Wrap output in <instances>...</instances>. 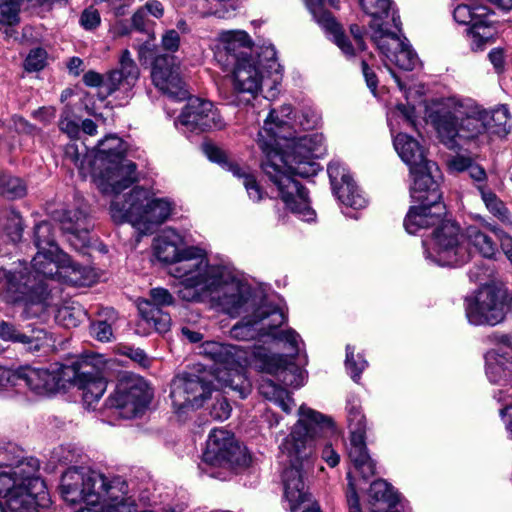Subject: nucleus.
<instances>
[{"label":"nucleus","mask_w":512,"mask_h":512,"mask_svg":"<svg viewBox=\"0 0 512 512\" xmlns=\"http://www.w3.org/2000/svg\"><path fill=\"white\" fill-rule=\"evenodd\" d=\"M412 185L411 197L414 201L429 204L441 202L442 194L439 189L441 172L435 162L427 159L410 168Z\"/></svg>","instance_id":"obj_25"},{"label":"nucleus","mask_w":512,"mask_h":512,"mask_svg":"<svg viewBox=\"0 0 512 512\" xmlns=\"http://www.w3.org/2000/svg\"><path fill=\"white\" fill-rule=\"evenodd\" d=\"M299 419L281 442V453L289 466L283 472L284 494L291 512H320L307 492L304 475L312 468L316 440L334 433L332 420L324 414L301 405Z\"/></svg>","instance_id":"obj_3"},{"label":"nucleus","mask_w":512,"mask_h":512,"mask_svg":"<svg viewBox=\"0 0 512 512\" xmlns=\"http://www.w3.org/2000/svg\"><path fill=\"white\" fill-rule=\"evenodd\" d=\"M14 386H18V371L13 372L0 366V390H6Z\"/></svg>","instance_id":"obj_63"},{"label":"nucleus","mask_w":512,"mask_h":512,"mask_svg":"<svg viewBox=\"0 0 512 512\" xmlns=\"http://www.w3.org/2000/svg\"><path fill=\"white\" fill-rule=\"evenodd\" d=\"M141 301L150 302L152 305L163 308L173 304L174 298L165 288H153L150 290V298Z\"/></svg>","instance_id":"obj_58"},{"label":"nucleus","mask_w":512,"mask_h":512,"mask_svg":"<svg viewBox=\"0 0 512 512\" xmlns=\"http://www.w3.org/2000/svg\"><path fill=\"white\" fill-rule=\"evenodd\" d=\"M257 358L263 363V370L274 375L285 386L299 388L304 385L305 371L294 362L292 357L282 354H266L259 350Z\"/></svg>","instance_id":"obj_28"},{"label":"nucleus","mask_w":512,"mask_h":512,"mask_svg":"<svg viewBox=\"0 0 512 512\" xmlns=\"http://www.w3.org/2000/svg\"><path fill=\"white\" fill-rule=\"evenodd\" d=\"M65 158L71 161L80 171L82 175L90 173L93 170V154L92 151L85 155L79 150L76 144H69L65 150Z\"/></svg>","instance_id":"obj_51"},{"label":"nucleus","mask_w":512,"mask_h":512,"mask_svg":"<svg viewBox=\"0 0 512 512\" xmlns=\"http://www.w3.org/2000/svg\"><path fill=\"white\" fill-rule=\"evenodd\" d=\"M118 64V68L111 70L105 80L99 73L87 72L83 77L84 83L88 86H101L109 95L120 91L128 96L139 79L140 70L129 50L121 53Z\"/></svg>","instance_id":"obj_20"},{"label":"nucleus","mask_w":512,"mask_h":512,"mask_svg":"<svg viewBox=\"0 0 512 512\" xmlns=\"http://www.w3.org/2000/svg\"><path fill=\"white\" fill-rule=\"evenodd\" d=\"M188 102L177 118L180 124L190 131L204 132L222 129L225 123L212 102L198 97H189Z\"/></svg>","instance_id":"obj_23"},{"label":"nucleus","mask_w":512,"mask_h":512,"mask_svg":"<svg viewBox=\"0 0 512 512\" xmlns=\"http://www.w3.org/2000/svg\"><path fill=\"white\" fill-rule=\"evenodd\" d=\"M287 320L283 310L263 300L251 315H246L231 329V335L239 340L248 341L271 333V328H279Z\"/></svg>","instance_id":"obj_18"},{"label":"nucleus","mask_w":512,"mask_h":512,"mask_svg":"<svg viewBox=\"0 0 512 512\" xmlns=\"http://www.w3.org/2000/svg\"><path fill=\"white\" fill-rule=\"evenodd\" d=\"M425 257L440 266L456 267L471 258L464 233L453 221H441L429 239L423 240Z\"/></svg>","instance_id":"obj_10"},{"label":"nucleus","mask_w":512,"mask_h":512,"mask_svg":"<svg viewBox=\"0 0 512 512\" xmlns=\"http://www.w3.org/2000/svg\"><path fill=\"white\" fill-rule=\"evenodd\" d=\"M430 117L449 149H461L484 134L501 136L509 131V112L505 106L487 110L468 97L443 99Z\"/></svg>","instance_id":"obj_4"},{"label":"nucleus","mask_w":512,"mask_h":512,"mask_svg":"<svg viewBox=\"0 0 512 512\" xmlns=\"http://www.w3.org/2000/svg\"><path fill=\"white\" fill-rule=\"evenodd\" d=\"M267 336L271 337L274 341L283 343L286 349L291 350L292 354L289 357H293L301 351L300 345H303V340L299 333L292 328H287L285 330L271 328V333H268Z\"/></svg>","instance_id":"obj_47"},{"label":"nucleus","mask_w":512,"mask_h":512,"mask_svg":"<svg viewBox=\"0 0 512 512\" xmlns=\"http://www.w3.org/2000/svg\"><path fill=\"white\" fill-rule=\"evenodd\" d=\"M62 376L58 368L24 367L18 371V386L25 385L39 396L55 393L62 384Z\"/></svg>","instance_id":"obj_29"},{"label":"nucleus","mask_w":512,"mask_h":512,"mask_svg":"<svg viewBox=\"0 0 512 512\" xmlns=\"http://www.w3.org/2000/svg\"><path fill=\"white\" fill-rule=\"evenodd\" d=\"M331 186L338 200L351 208L366 207L367 200L354 183L346 167L339 161H331L327 167Z\"/></svg>","instance_id":"obj_27"},{"label":"nucleus","mask_w":512,"mask_h":512,"mask_svg":"<svg viewBox=\"0 0 512 512\" xmlns=\"http://www.w3.org/2000/svg\"><path fill=\"white\" fill-rule=\"evenodd\" d=\"M487 228L490 229L498 237L501 249L512 263V237L496 227L487 226Z\"/></svg>","instance_id":"obj_61"},{"label":"nucleus","mask_w":512,"mask_h":512,"mask_svg":"<svg viewBox=\"0 0 512 512\" xmlns=\"http://www.w3.org/2000/svg\"><path fill=\"white\" fill-rule=\"evenodd\" d=\"M306 5L314 20L333 37L341 51L347 56H353L355 50L352 44L343 34L341 26L335 21L332 14L324 9L323 0H306Z\"/></svg>","instance_id":"obj_33"},{"label":"nucleus","mask_w":512,"mask_h":512,"mask_svg":"<svg viewBox=\"0 0 512 512\" xmlns=\"http://www.w3.org/2000/svg\"><path fill=\"white\" fill-rule=\"evenodd\" d=\"M75 384L82 391V399L88 408H92L104 394L107 384L101 374L88 364H82L75 372Z\"/></svg>","instance_id":"obj_34"},{"label":"nucleus","mask_w":512,"mask_h":512,"mask_svg":"<svg viewBox=\"0 0 512 512\" xmlns=\"http://www.w3.org/2000/svg\"><path fill=\"white\" fill-rule=\"evenodd\" d=\"M39 463H26L15 471L19 478L7 473L0 474V495L10 512H40L39 507L49 502L45 482L36 474Z\"/></svg>","instance_id":"obj_9"},{"label":"nucleus","mask_w":512,"mask_h":512,"mask_svg":"<svg viewBox=\"0 0 512 512\" xmlns=\"http://www.w3.org/2000/svg\"><path fill=\"white\" fill-rule=\"evenodd\" d=\"M127 147L125 142L117 135H108L99 141L97 147L92 150L93 168L126 159Z\"/></svg>","instance_id":"obj_35"},{"label":"nucleus","mask_w":512,"mask_h":512,"mask_svg":"<svg viewBox=\"0 0 512 512\" xmlns=\"http://www.w3.org/2000/svg\"><path fill=\"white\" fill-rule=\"evenodd\" d=\"M183 298L194 300L200 293L210 297L212 304L230 317H238L256 309V298L251 287L223 264H208Z\"/></svg>","instance_id":"obj_5"},{"label":"nucleus","mask_w":512,"mask_h":512,"mask_svg":"<svg viewBox=\"0 0 512 512\" xmlns=\"http://www.w3.org/2000/svg\"><path fill=\"white\" fill-rule=\"evenodd\" d=\"M444 205L441 202L429 204L428 201L420 203L409 209L405 219L404 227L409 234H416L420 230L438 226L441 223V216L444 213Z\"/></svg>","instance_id":"obj_32"},{"label":"nucleus","mask_w":512,"mask_h":512,"mask_svg":"<svg viewBox=\"0 0 512 512\" xmlns=\"http://www.w3.org/2000/svg\"><path fill=\"white\" fill-rule=\"evenodd\" d=\"M151 78L155 87L172 100L182 101L188 98L189 92L180 76L174 56H157L153 63Z\"/></svg>","instance_id":"obj_24"},{"label":"nucleus","mask_w":512,"mask_h":512,"mask_svg":"<svg viewBox=\"0 0 512 512\" xmlns=\"http://www.w3.org/2000/svg\"><path fill=\"white\" fill-rule=\"evenodd\" d=\"M54 260H49L45 262L44 268H41V270L32 275L30 273L31 279H36V283L41 282L45 289L47 287L44 284L43 278H55L74 285V286H90L95 282L96 274L94 271L86 266H82L76 262H74L69 255L62 252L59 256L56 258H53ZM46 297L43 302L44 309L43 311L37 316H41V314L45 311L47 306V298H48V290H46Z\"/></svg>","instance_id":"obj_19"},{"label":"nucleus","mask_w":512,"mask_h":512,"mask_svg":"<svg viewBox=\"0 0 512 512\" xmlns=\"http://www.w3.org/2000/svg\"><path fill=\"white\" fill-rule=\"evenodd\" d=\"M346 409L350 437L365 436L366 419L360 405L356 401H348Z\"/></svg>","instance_id":"obj_48"},{"label":"nucleus","mask_w":512,"mask_h":512,"mask_svg":"<svg viewBox=\"0 0 512 512\" xmlns=\"http://www.w3.org/2000/svg\"><path fill=\"white\" fill-rule=\"evenodd\" d=\"M79 22L85 30H94L100 25L101 17L98 10L90 6L83 10Z\"/></svg>","instance_id":"obj_59"},{"label":"nucleus","mask_w":512,"mask_h":512,"mask_svg":"<svg viewBox=\"0 0 512 512\" xmlns=\"http://www.w3.org/2000/svg\"><path fill=\"white\" fill-rule=\"evenodd\" d=\"M53 217L60 224L63 233L68 235V240L75 249L81 250L89 246L92 224L85 204L80 203L75 207L56 211Z\"/></svg>","instance_id":"obj_26"},{"label":"nucleus","mask_w":512,"mask_h":512,"mask_svg":"<svg viewBox=\"0 0 512 512\" xmlns=\"http://www.w3.org/2000/svg\"><path fill=\"white\" fill-rule=\"evenodd\" d=\"M372 30V41L391 64L405 71H412L419 65L417 54L395 33L376 23L372 25Z\"/></svg>","instance_id":"obj_22"},{"label":"nucleus","mask_w":512,"mask_h":512,"mask_svg":"<svg viewBox=\"0 0 512 512\" xmlns=\"http://www.w3.org/2000/svg\"><path fill=\"white\" fill-rule=\"evenodd\" d=\"M391 4V0H360V5L364 12L372 17L371 29L374 23L380 24L385 28L384 23L380 22V20L389 15Z\"/></svg>","instance_id":"obj_49"},{"label":"nucleus","mask_w":512,"mask_h":512,"mask_svg":"<svg viewBox=\"0 0 512 512\" xmlns=\"http://www.w3.org/2000/svg\"><path fill=\"white\" fill-rule=\"evenodd\" d=\"M291 114V105H283L272 109L265 118L257 138V144L265 155L261 168L286 208L302 221L311 222L316 213L310 206L308 192L293 176L317 174L319 165L314 159L324 153V137L318 133L298 135L295 128L313 129L319 122L317 113L303 110L295 125Z\"/></svg>","instance_id":"obj_1"},{"label":"nucleus","mask_w":512,"mask_h":512,"mask_svg":"<svg viewBox=\"0 0 512 512\" xmlns=\"http://www.w3.org/2000/svg\"><path fill=\"white\" fill-rule=\"evenodd\" d=\"M213 379V375L206 372L183 373L176 376L170 392L175 410L178 413H185L202 407L212 397L215 389Z\"/></svg>","instance_id":"obj_12"},{"label":"nucleus","mask_w":512,"mask_h":512,"mask_svg":"<svg viewBox=\"0 0 512 512\" xmlns=\"http://www.w3.org/2000/svg\"><path fill=\"white\" fill-rule=\"evenodd\" d=\"M250 460L247 449L236 441L232 433L223 429H214L210 432L203 453L204 463L211 466L237 468L248 466Z\"/></svg>","instance_id":"obj_15"},{"label":"nucleus","mask_w":512,"mask_h":512,"mask_svg":"<svg viewBox=\"0 0 512 512\" xmlns=\"http://www.w3.org/2000/svg\"><path fill=\"white\" fill-rule=\"evenodd\" d=\"M175 209L176 203L171 198L155 197L150 190L136 186L125 196L112 199L109 212L114 223H129L147 235L169 220Z\"/></svg>","instance_id":"obj_6"},{"label":"nucleus","mask_w":512,"mask_h":512,"mask_svg":"<svg viewBox=\"0 0 512 512\" xmlns=\"http://www.w3.org/2000/svg\"><path fill=\"white\" fill-rule=\"evenodd\" d=\"M348 457L362 478L368 479L375 474V463L367 452L365 436L350 437Z\"/></svg>","instance_id":"obj_37"},{"label":"nucleus","mask_w":512,"mask_h":512,"mask_svg":"<svg viewBox=\"0 0 512 512\" xmlns=\"http://www.w3.org/2000/svg\"><path fill=\"white\" fill-rule=\"evenodd\" d=\"M464 241L471 253L474 250L485 258L493 259L498 253L497 242L476 225H470L465 229Z\"/></svg>","instance_id":"obj_36"},{"label":"nucleus","mask_w":512,"mask_h":512,"mask_svg":"<svg viewBox=\"0 0 512 512\" xmlns=\"http://www.w3.org/2000/svg\"><path fill=\"white\" fill-rule=\"evenodd\" d=\"M0 293L7 302L24 304L23 316L26 319L37 317L44 309L46 289L41 282L31 279L27 267L20 270L0 269Z\"/></svg>","instance_id":"obj_11"},{"label":"nucleus","mask_w":512,"mask_h":512,"mask_svg":"<svg viewBox=\"0 0 512 512\" xmlns=\"http://www.w3.org/2000/svg\"><path fill=\"white\" fill-rule=\"evenodd\" d=\"M468 1L469 3L458 4L454 8L453 17L457 23L469 26L467 36L471 49L480 51L494 41L496 29L488 21L490 10L486 6L474 3L473 0Z\"/></svg>","instance_id":"obj_17"},{"label":"nucleus","mask_w":512,"mask_h":512,"mask_svg":"<svg viewBox=\"0 0 512 512\" xmlns=\"http://www.w3.org/2000/svg\"><path fill=\"white\" fill-rule=\"evenodd\" d=\"M259 350L249 346L232 345L217 341H205L198 347V354L211 360L217 366L213 376L224 388H229L246 398L251 392V383L243 367L250 363L251 357H257Z\"/></svg>","instance_id":"obj_7"},{"label":"nucleus","mask_w":512,"mask_h":512,"mask_svg":"<svg viewBox=\"0 0 512 512\" xmlns=\"http://www.w3.org/2000/svg\"><path fill=\"white\" fill-rule=\"evenodd\" d=\"M368 499L373 506L378 503L386 505L387 510L385 512H399L398 506L403 508L400 495L384 480H376L370 485ZM370 512L380 511L372 509Z\"/></svg>","instance_id":"obj_38"},{"label":"nucleus","mask_w":512,"mask_h":512,"mask_svg":"<svg viewBox=\"0 0 512 512\" xmlns=\"http://www.w3.org/2000/svg\"><path fill=\"white\" fill-rule=\"evenodd\" d=\"M136 170L133 161L123 159L93 168L92 177L99 190L104 194H114V199L122 196L121 192L137 181Z\"/></svg>","instance_id":"obj_21"},{"label":"nucleus","mask_w":512,"mask_h":512,"mask_svg":"<svg viewBox=\"0 0 512 512\" xmlns=\"http://www.w3.org/2000/svg\"><path fill=\"white\" fill-rule=\"evenodd\" d=\"M354 347L346 346V360L345 366L351 378L357 382L360 379L361 373L367 367L368 363L361 355H357V360L354 358Z\"/></svg>","instance_id":"obj_55"},{"label":"nucleus","mask_w":512,"mask_h":512,"mask_svg":"<svg viewBox=\"0 0 512 512\" xmlns=\"http://www.w3.org/2000/svg\"><path fill=\"white\" fill-rule=\"evenodd\" d=\"M123 354L142 367H148L150 365L149 357L144 352V350L140 348L124 347Z\"/></svg>","instance_id":"obj_62"},{"label":"nucleus","mask_w":512,"mask_h":512,"mask_svg":"<svg viewBox=\"0 0 512 512\" xmlns=\"http://www.w3.org/2000/svg\"><path fill=\"white\" fill-rule=\"evenodd\" d=\"M259 391L266 399L273 401L287 414L295 407L294 399L290 393L270 380L263 381Z\"/></svg>","instance_id":"obj_43"},{"label":"nucleus","mask_w":512,"mask_h":512,"mask_svg":"<svg viewBox=\"0 0 512 512\" xmlns=\"http://www.w3.org/2000/svg\"><path fill=\"white\" fill-rule=\"evenodd\" d=\"M103 474L89 467L73 466L61 477L60 491L63 499L70 504L85 503L78 511L97 507V485L103 486Z\"/></svg>","instance_id":"obj_13"},{"label":"nucleus","mask_w":512,"mask_h":512,"mask_svg":"<svg viewBox=\"0 0 512 512\" xmlns=\"http://www.w3.org/2000/svg\"><path fill=\"white\" fill-rule=\"evenodd\" d=\"M138 310L141 317L159 333H165L170 329L171 318L162 308L152 305L147 301L138 302Z\"/></svg>","instance_id":"obj_42"},{"label":"nucleus","mask_w":512,"mask_h":512,"mask_svg":"<svg viewBox=\"0 0 512 512\" xmlns=\"http://www.w3.org/2000/svg\"><path fill=\"white\" fill-rule=\"evenodd\" d=\"M394 148L400 158L411 168L426 159L424 150L419 143L406 133H397L394 137Z\"/></svg>","instance_id":"obj_39"},{"label":"nucleus","mask_w":512,"mask_h":512,"mask_svg":"<svg viewBox=\"0 0 512 512\" xmlns=\"http://www.w3.org/2000/svg\"><path fill=\"white\" fill-rule=\"evenodd\" d=\"M47 52L42 48L32 49L25 59V69L28 72L42 70L46 66Z\"/></svg>","instance_id":"obj_56"},{"label":"nucleus","mask_w":512,"mask_h":512,"mask_svg":"<svg viewBox=\"0 0 512 512\" xmlns=\"http://www.w3.org/2000/svg\"><path fill=\"white\" fill-rule=\"evenodd\" d=\"M0 339L21 343L29 351H39L52 345V337L41 327L32 325L19 330L14 324L0 320Z\"/></svg>","instance_id":"obj_30"},{"label":"nucleus","mask_w":512,"mask_h":512,"mask_svg":"<svg viewBox=\"0 0 512 512\" xmlns=\"http://www.w3.org/2000/svg\"><path fill=\"white\" fill-rule=\"evenodd\" d=\"M151 398L152 391L143 378L125 377L106 400V407L113 409L116 416L128 419L140 414L149 405Z\"/></svg>","instance_id":"obj_14"},{"label":"nucleus","mask_w":512,"mask_h":512,"mask_svg":"<svg viewBox=\"0 0 512 512\" xmlns=\"http://www.w3.org/2000/svg\"><path fill=\"white\" fill-rule=\"evenodd\" d=\"M23 450L15 443L1 440L0 441V468H8L9 471H0L1 473H7L13 478H18L15 475V471L26 463L36 462L35 459H24Z\"/></svg>","instance_id":"obj_40"},{"label":"nucleus","mask_w":512,"mask_h":512,"mask_svg":"<svg viewBox=\"0 0 512 512\" xmlns=\"http://www.w3.org/2000/svg\"><path fill=\"white\" fill-rule=\"evenodd\" d=\"M227 166L228 170L231 171L234 176L243 179V185L252 201L258 202L263 199L264 192L261 186L256 181L255 177L247 171V169L234 163H227Z\"/></svg>","instance_id":"obj_44"},{"label":"nucleus","mask_w":512,"mask_h":512,"mask_svg":"<svg viewBox=\"0 0 512 512\" xmlns=\"http://www.w3.org/2000/svg\"><path fill=\"white\" fill-rule=\"evenodd\" d=\"M504 293L495 286L485 285L465 299V314L475 326H495L505 318Z\"/></svg>","instance_id":"obj_16"},{"label":"nucleus","mask_w":512,"mask_h":512,"mask_svg":"<svg viewBox=\"0 0 512 512\" xmlns=\"http://www.w3.org/2000/svg\"><path fill=\"white\" fill-rule=\"evenodd\" d=\"M208 400L212 401L209 413L213 419L224 421L229 418L232 407L220 390L214 389L212 397Z\"/></svg>","instance_id":"obj_53"},{"label":"nucleus","mask_w":512,"mask_h":512,"mask_svg":"<svg viewBox=\"0 0 512 512\" xmlns=\"http://www.w3.org/2000/svg\"><path fill=\"white\" fill-rule=\"evenodd\" d=\"M215 59L225 70H231V89L228 102L235 106L251 107L260 102L262 86L269 88L268 97L278 94L282 68L273 47L254 50L250 35L244 30H223L216 38Z\"/></svg>","instance_id":"obj_2"},{"label":"nucleus","mask_w":512,"mask_h":512,"mask_svg":"<svg viewBox=\"0 0 512 512\" xmlns=\"http://www.w3.org/2000/svg\"><path fill=\"white\" fill-rule=\"evenodd\" d=\"M481 198L487 209L506 225H512V216L505 204L490 190L478 187Z\"/></svg>","instance_id":"obj_45"},{"label":"nucleus","mask_w":512,"mask_h":512,"mask_svg":"<svg viewBox=\"0 0 512 512\" xmlns=\"http://www.w3.org/2000/svg\"><path fill=\"white\" fill-rule=\"evenodd\" d=\"M493 355H486V375L491 383L497 384L506 375L505 368L497 361H491Z\"/></svg>","instance_id":"obj_57"},{"label":"nucleus","mask_w":512,"mask_h":512,"mask_svg":"<svg viewBox=\"0 0 512 512\" xmlns=\"http://www.w3.org/2000/svg\"><path fill=\"white\" fill-rule=\"evenodd\" d=\"M99 319L90 326V334L100 342H110L114 339V326L118 314L113 308H104L99 313Z\"/></svg>","instance_id":"obj_41"},{"label":"nucleus","mask_w":512,"mask_h":512,"mask_svg":"<svg viewBox=\"0 0 512 512\" xmlns=\"http://www.w3.org/2000/svg\"><path fill=\"white\" fill-rule=\"evenodd\" d=\"M26 194V186L21 179L7 174H0V195L16 199Z\"/></svg>","instance_id":"obj_52"},{"label":"nucleus","mask_w":512,"mask_h":512,"mask_svg":"<svg viewBox=\"0 0 512 512\" xmlns=\"http://www.w3.org/2000/svg\"><path fill=\"white\" fill-rule=\"evenodd\" d=\"M388 122L392 134L397 132V128L394 122L397 124H403L407 127H415V108L410 105L398 104L395 110L392 111V113L389 115Z\"/></svg>","instance_id":"obj_50"},{"label":"nucleus","mask_w":512,"mask_h":512,"mask_svg":"<svg viewBox=\"0 0 512 512\" xmlns=\"http://www.w3.org/2000/svg\"><path fill=\"white\" fill-rule=\"evenodd\" d=\"M34 244L37 248L32 260L35 274L44 268L45 262L54 260L53 258L63 252L55 241L52 225L47 221H42L34 227Z\"/></svg>","instance_id":"obj_31"},{"label":"nucleus","mask_w":512,"mask_h":512,"mask_svg":"<svg viewBox=\"0 0 512 512\" xmlns=\"http://www.w3.org/2000/svg\"><path fill=\"white\" fill-rule=\"evenodd\" d=\"M181 235L174 229L163 230L153 243L154 254L161 262L170 264L169 274L190 289L209 264L203 249L195 246H180Z\"/></svg>","instance_id":"obj_8"},{"label":"nucleus","mask_w":512,"mask_h":512,"mask_svg":"<svg viewBox=\"0 0 512 512\" xmlns=\"http://www.w3.org/2000/svg\"><path fill=\"white\" fill-rule=\"evenodd\" d=\"M0 226L12 242H18L22 238V218L18 212L14 210L3 211L0 215Z\"/></svg>","instance_id":"obj_46"},{"label":"nucleus","mask_w":512,"mask_h":512,"mask_svg":"<svg viewBox=\"0 0 512 512\" xmlns=\"http://www.w3.org/2000/svg\"><path fill=\"white\" fill-rule=\"evenodd\" d=\"M0 24L13 26L19 22L20 0H0Z\"/></svg>","instance_id":"obj_54"},{"label":"nucleus","mask_w":512,"mask_h":512,"mask_svg":"<svg viewBox=\"0 0 512 512\" xmlns=\"http://www.w3.org/2000/svg\"><path fill=\"white\" fill-rule=\"evenodd\" d=\"M59 128L62 132L66 133L70 138H76L80 133V126L78 122L73 120L67 111H64L59 121Z\"/></svg>","instance_id":"obj_60"},{"label":"nucleus","mask_w":512,"mask_h":512,"mask_svg":"<svg viewBox=\"0 0 512 512\" xmlns=\"http://www.w3.org/2000/svg\"><path fill=\"white\" fill-rule=\"evenodd\" d=\"M180 43V37L176 30H168L163 36H162V46L165 50L170 52H175Z\"/></svg>","instance_id":"obj_64"}]
</instances>
